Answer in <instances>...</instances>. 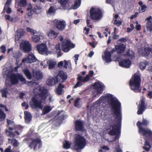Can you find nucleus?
Masks as SVG:
<instances>
[{
    "label": "nucleus",
    "mask_w": 152,
    "mask_h": 152,
    "mask_svg": "<svg viewBox=\"0 0 152 152\" xmlns=\"http://www.w3.org/2000/svg\"><path fill=\"white\" fill-rule=\"evenodd\" d=\"M107 97V102L110 106L113 115L117 120L110 122L107 126L106 130L108 134L111 136L115 135L113 141L118 140L121 134V103L113 96H105Z\"/></svg>",
    "instance_id": "f257e3e1"
},
{
    "label": "nucleus",
    "mask_w": 152,
    "mask_h": 152,
    "mask_svg": "<svg viewBox=\"0 0 152 152\" xmlns=\"http://www.w3.org/2000/svg\"><path fill=\"white\" fill-rule=\"evenodd\" d=\"M141 78L140 75L135 73L132 76L129 82V86L131 90L135 93L141 92Z\"/></svg>",
    "instance_id": "f03ea898"
},
{
    "label": "nucleus",
    "mask_w": 152,
    "mask_h": 152,
    "mask_svg": "<svg viewBox=\"0 0 152 152\" xmlns=\"http://www.w3.org/2000/svg\"><path fill=\"white\" fill-rule=\"evenodd\" d=\"M48 96H34L31 98L30 102L31 107L33 109L39 108L42 109L43 107L42 103L44 102Z\"/></svg>",
    "instance_id": "7ed1b4c3"
},
{
    "label": "nucleus",
    "mask_w": 152,
    "mask_h": 152,
    "mask_svg": "<svg viewBox=\"0 0 152 152\" xmlns=\"http://www.w3.org/2000/svg\"><path fill=\"white\" fill-rule=\"evenodd\" d=\"M86 141L83 136L78 134L76 136L75 139L74 148L75 150L80 152L82 149L86 145Z\"/></svg>",
    "instance_id": "20e7f679"
},
{
    "label": "nucleus",
    "mask_w": 152,
    "mask_h": 152,
    "mask_svg": "<svg viewBox=\"0 0 152 152\" xmlns=\"http://www.w3.org/2000/svg\"><path fill=\"white\" fill-rule=\"evenodd\" d=\"M9 77L10 78V81L12 85L18 84L19 82V80L24 83H26V82L25 78L22 75L19 73L17 74L12 73L9 76Z\"/></svg>",
    "instance_id": "39448f33"
},
{
    "label": "nucleus",
    "mask_w": 152,
    "mask_h": 152,
    "mask_svg": "<svg viewBox=\"0 0 152 152\" xmlns=\"http://www.w3.org/2000/svg\"><path fill=\"white\" fill-rule=\"evenodd\" d=\"M102 17V13L99 8L91 7L90 10V18L94 20H100Z\"/></svg>",
    "instance_id": "423d86ee"
},
{
    "label": "nucleus",
    "mask_w": 152,
    "mask_h": 152,
    "mask_svg": "<svg viewBox=\"0 0 152 152\" xmlns=\"http://www.w3.org/2000/svg\"><path fill=\"white\" fill-rule=\"evenodd\" d=\"M42 145L41 140L37 138L32 140V141L29 144L28 147L31 149L33 148L34 151H37L41 148Z\"/></svg>",
    "instance_id": "0eeeda50"
},
{
    "label": "nucleus",
    "mask_w": 152,
    "mask_h": 152,
    "mask_svg": "<svg viewBox=\"0 0 152 152\" xmlns=\"http://www.w3.org/2000/svg\"><path fill=\"white\" fill-rule=\"evenodd\" d=\"M93 86L96 93L95 95L102 94L105 88V86L104 84H102L99 82H95Z\"/></svg>",
    "instance_id": "6e6552de"
},
{
    "label": "nucleus",
    "mask_w": 152,
    "mask_h": 152,
    "mask_svg": "<svg viewBox=\"0 0 152 152\" xmlns=\"http://www.w3.org/2000/svg\"><path fill=\"white\" fill-rule=\"evenodd\" d=\"M139 133L145 137V138H151L152 140V131L149 128L140 127L138 129Z\"/></svg>",
    "instance_id": "1a4fd4ad"
},
{
    "label": "nucleus",
    "mask_w": 152,
    "mask_h": 152,
    "mask_svg": "<svg viewBox=\"0 0 152 152\" xmlns=\"http://www.w3.org/2000/svg\"><path fill=\"white\" fill-rule=\"evenodd\" d=\"M54 26L59 31H63L66 26V23L64 20H58L56 19L53 20Z\"/></svg>",
    "instance_id": "9d476101"
},
{
    "label": "nucleus",
    "mask_w": 152,
    "mask_h": 152,
    "mask_svg": "<svg viewBox=\"0 0 152 152\" xmlns=\"http://www.w3.org/2000/svg\"><path fill=\"white\" fill-rule=\"evenodd\" d=\"M62 50L65 52H68L70 50V48H73L74 45L72 44L71 41L69 40H64L63 41L61 44Z\"/></svg>",
    "instance_id": "9b49d317"
},
{
    "label": "nucleus",
    "mask_w": 152,
    "mask_h": 152,
    "mask_svg": "<svg viewBox=\"0 0 152 152\" xmlns=\"http://www.w3.org/2000/svg\"><path fill=\"white\" fill-rule=\"evenodd\" d=\"M34 95H46L48 93V90L45 87L38 86L34 89Z\"/></svg>",
    "instance_id": "f8f14e48"
},
{
    "label": "nucleus",
    "mask_w": 152,
    "mask_h": 152,
    "mask_svg": "<svg viewBox=\"0 0 152 152\" xmlns=\"http://www.w3.org/2000/svg\"><path fill=\"white\" fill-rule=\"evenodd\" d=\"M56 82L61 83L64 82L67 79L68 77L66 72L63 71H59L57 76L55 77Z\"/></svg>",
    "instance_id": "ddd939ff"
},
{
    "label": "nucleus",
    "mask_w": 152,
    "mask_h": 152,
    "mask_svg": "<svg viewBox=\"0 0 152 152\" xmlns=\"http://www.w3.org/2000/svg\"><path fill=\"white\" fill-rule=\"evenodd\" d=\"M145 99L143 96L140 98L139 105L138 106V111L137 113L138 115L142 114L144 111L146 105H145Z\"/></svg>",
    "instance_id": "4468645a"
},
{
    "label": "nucleus",
    "mask_w": 152,
    "mask_h": 152,
    "mask_svg": "<svg viewBox=\"0 0 152 152\" xmlns=\"http://www.w3.org/2000/svg\"><path fill=\"white\" fill-rule=\"evenodd\" d=\"M20 47L21 50L26 53L29 52L31 50V45L28 41H25L21 42Z\"/></svg>",
    "instance_id": "2eb2a0df"
},
{
    "label": "nucleus",
    "mask_w": 152,
    "mask_h": 152,
    "mask_svg": "<svg viewBox=\"0 0 152 152\" xmlns=\"http://www.w3.org/2000/svg\"><path fill=\"white\" fill-rule=\"evenodd\" d=\"M142 54L145 57L152 58V45L144 47L142 50Z\"/></svg>",
    "instance_id": "dca6fc26"
},
{
    "label": "nucleus",
    "mask_w": 152,
    "mask_h": 152,
    "mask_svg": "<svg viewBox=\"0 0 152 152\" xmlns=\"http://www.w3.org/2000/svg\"><path fill=\"white\" fill-rule=\"evenodd\" d=\"M75 126V130L76 131L83 132L85 130L83 121L80 120H76Z\"/></svg>",
    "instance_id": "f3484780"
},
{
    "label": "nucleus",
    "mask_w": 152,
    "mask_h": 152,
    "mask_svg": "<svg viewBox=\"0 0 152 152\" xmlns=\"http://www.w3.org/2000/svg\"><path fill=\"white\" fill-rule=\"evenodd\" d=\"M37 58L34 56L33 53H30L28 54V56L24 58L22 61V63H26L27 61L28 63H31L35 62Z\"/></svg>",
    "instance_id": "a211bd4d"
},
{
    "label": "nucleus",
    "mask_w": 152,
    "mask_h": 152,
    "mask_svg": "<svg viewBox=\"0 0 152 152\" xmlns=\"http://www.w3.org/2000/svg\"><path fill=\"white\" fill-rule=\"evenodd\" d=\"M90 77L88 75H87L84 78L81 75L79 76L77 78L78 81L74 86L75 88L82 85V82H85L89 80Z\"/></svg>",
    "instance_id": "6ab92c4d"
},
{
    "label": "nucleus",
    "mask_w": 152,
    "mask_h": 152,
    "mask_svg": "<svg viewBox=\"0 0 152 152\" xmlns=\"http://www.w3.org/2000/svg\"><path fill=\"white\" fill-rule=\"evenodd\" d=\"M36 48L39 53L41 54H45L47 51V46L45 44H39L37 45Z\"/></svg>",
    "instance_id": "aec40b11"
},
{
    "label": "nucleus",
    "mask_w": 152,
    "mask_h": 152,
    "mask_svg": "<svg viewBox=\"0 0 152 152\" xmlns=\"http://www.w3.org/2000/svg\"><path fill=\"white\" fill-rule=\"evenodd\" d=\"M119 65L122 67L129 68L131 65V62L129 59H123L119 62Z\"/></svg>",
    "instance_id": "412c9836"
},
{
    "label": "nucleus",
    "mask_w": 152,
    "mask_h": 152,
    "mask_svg": "<svg viewBox=\"0 0 152 152\" xmlns=\"http://www.w3.org/2000/svg\"><path fill=\"white\" fill-rule=\"evenodd\" d=\"M126 48V45L123 44H120L115 46V48L117 53L118 54L123 53Z\"/></svg>",
    "instance_id": "4be33fe9"
},
{
    "label": "nucleus",
    "mask_w": 152,
    "mask_h": 152,
    "mask_svg": "<svg viewBox=\"0 0 152 152\" xmlns=\"http://www.w3.org/2000/svg\"><path fill=\"white\" fill-rule=\"evenodd\" d=\"M149 123L148 121L144 118H143L142 122L139 121L137 122V126L138 129H140V127H143V126H147L148 125Z\"/></svg>",
    "instance_id": "5701e85b"
},
{
    "label": "nucleus",
    "mask_w": 152,
    "mask_h": 152,
    "mask_svg": "<svg viewBox=\"0 0 152 152\" xmlns=\"http://www.w3.org/2000/svg\"><path fill=\"white\" fill-rule=\"evenodd\" d=\"M26 0H15V6L16 7L17 4V7L20 6L21 7H25L27 5Z\"/></svg>",
    "instance_id": "b1692460"
},
{
    "label": "nucleus",
    "mask_w": 152,
    "mask_h": 152,
    "mask_svg": "<svg viewBox=\"0 0 152 152\" xmlns=\"http://www.w3.org/2000/svg\"><path fill=\"white\" fill-rule=\"evenodd\" d=\"M33 76L35 79L38 80L42 79L43 77V75L42 73L38 71L33 72Z\"/></svg>",
    "instance_id": "393cba45"
},
{
    "label": "nucleus",
    "mask_w": 152,
    "mask_h": 152,
    "mask_svg": "<svg viewBox=\"0 0 152 152\" xmlns=\"http://www.w3.org/2000/svg\"><path fill=\"white\" fill-rule=\"evenodd\" d=\"M56 82V77L48 79L46 81V83L48 85L53 86L55 84L58 83Z\"/></svg>",
    "instance_id": "a878e982"
},
{
    "label": "nucleus",
    "mask_w": 152,
    "mask_h": 152,
    "mask_svg": "<svg viewBox=\"0 0 152 152\" xmlns=\"http://www.w3.org/2000/svg\"><path fill=\"white\" fill-rule=\"evenodd\" d=\"M104 60L106 62H109L111 61V53L108 51H106L104 53Z\"/></svg>",
    "instance_id": "bb28decb"
},
{
    "label": "nucleus",
    "mask_w": 152,
    "mask_h": 152,
    "mask_svg": "<svg viewBox=\"0 0 152 152\" xmlns=\"http://www.w3.org/2000/svg\"><path fill=\"white\" fill-rule=\"evenodd\" d=\"M25 114L24 118L25 122L27 123L30 122L31 119V114L28 111H25L24 112Z\"/></svg>",
    "instance_id": "cd10ccee"
},
{
    "label": "nucleus",
    "mask_w": 152,
    "mask_h": 152,
    "mask_svg": "<svg viewBox=\"0 0 152 152\" xmlns=\"http://www.w3.org/2000/svg\"><path fill=\"white\" fill-rule=\"evenodd\" d=\"M23 72L28 79L29 80L32 79V75L28 69L27 68L23 70Z\"/></svg>",
    "instance_id": "c85d7f7f"
},
{
    "label": "nucleus",
    "mask_w": 152,
    "mask_h": 152,
    "mask_svg": "<svg viewBox=\"0 0 152 152\" xmlns=\"http://www.w3.org/2000/svg\"><path fill=\"white\" fill-rule=\"evenodd\" d=\"M64 87V86L62 85L61 83H60L57 88L56 93L57 94L60 95L62 94L63 90V88Z\"/></svg>",
    "instance_id": "c756f323"
},
{
    "label": "nucleus",
    "mask_w": 152,
    "mask_h": 152,
    "mask_svg": "<svg viewBox=\"0 0 152 152\" xmlns=\"http://www.w3.org/2000/svg\"><path fill=\"white\" fill-rule=\"evenodd\" d=\"M51 110L52 108L50 106H45L43 109L42 113L43 115L45 114L49 113Z\"/></svg>",
    "instance_id": "7c9ffc66"
},
{
    "label": "nucleus",
    "mask_w": 152,
    "mask_h": 152,
    "mask_svg": "<svg viewBox=\"0 0 152 152\" xmlns=\"http://www.w3.org/2000/svg\"><path fill=\"white\" fill-rule=\"evenodd\" d=\"M149 63L146 61H144L141 62L140 64V69L142 70H143L145 68L146 66Z\"/></svg>",
    "instance_id": "2f4dec72"
},
{
    "label": "nucleus",
    "mask_w": 152,
    "mask_h": 152,
    "mask_svg": "<svg viewBox=\"0 0 152 152\" xmlns=\"http://www.w3.org/2000/svg\"><path fill=\"white\" fill-rule=\"evenodd\" d=\"M16 32L18 34L17 36H18V38H20L24 34L25 32L23 29L19 28L18 29Z\"/></svg>",
    "instance_id": "473e14b6"
},
{
    "label": "nucleus",
    "mask_w": 152,
    "mask_h": 152,
    "mask_svg": "<svg viewBox=\"0 0 152 152\" xmlns=\"http://www.w3.org/2000/svg\"><path fill=\"white\" fill-rule=\"evenodd\" d=\"M58 34L56 33L53 30H51L48 34V36L50 37H51V38H56L58 36Z\"/></svg>",
    "instance_id": "72a5a7b5"
},
{
    "label": "nucleus",
    "mask_w": 152,
    "mask_h": 152,
    "mask_svg": "<svg viewBox=\"0 0 152 152\" xmlns=\"http://www.w3.org/2000/svg\"><path fill=\"white\" fill-rule=\"evenodd\" d=\"M47 64L48 65L49 69L53 68L56 64V62L53 61L52 60H49L47 61Z\"/></svg>",
    "instance_id": "f704fd0d"
},
{
    "label": "nucleus",
    "mask_w": 152,
    "mask_h": 152,
    "mask_svg": "<svg viewBox=\"0 0 152 152\" xmlns=\"http://www.w3.org/2000/svg\"><path fill=\"white\" fill-rule=\"evenodd\" d=\"M126 56L130 58L131 59H132L135 57L134 53L132 50H128L126 53Z\"/></svg>",
    "instance_id": "c9c22d12"
},
{
    "label": "nucleus",
    "mask_w": 152,
    "mask_h": 152,
    "mask_svg": "<svg viewBox=\"0 0 152 152\" xmlns=\"http://www.w3.org/2000/svg\"><path fill=\"white\" fill-rule=\"evenodd\" d=\"M6 116L5 113L0 108V121H4L6 118Z\"/></svg>",
    "instance_id": "e433bc0d"
},
{
    "label": "nucleus",
    "mask_w": 152,
    "mask_h": 152,
    "mask_svg": "<svg viewBox=\"0 0 152 152\" xmlns=\"http://www.w3.org/2000/svg\"><path fill=\"white\" fill-rule=\"evenodd\" d=\"M36 10L37 9L36 8H34L27 13L28 17L29 19H31L32 18V15L34 12H36Z\"/></svg>",
    "instance_id": "4c0bfd02"
},
{
    "label": "nucleus",
    "mask_w": 152,
    "mask_h": 152,
    "mask_svg": "<svg viewBox=\"0 0 152 152\" xmlns=\"http://www.w3.org/2000/svg\"><path fill=\"white\" fill-rule=\"evenodd\" d=\"M11 140V143L14 147H17L18 146V141L16 139H12L11 140V139H8L9 141Z\"/></svg>",
    "instance_id": "58836bf2"
},
{
    "label": "nucleus",
    "mask_w": 152,
    "mask_h": 152,
    "mask_svg": "<svg viewBox=\"0 0 152 152\" xmlns=\"http://www.w3.org/2000/svg\"><path fill=\"white\" fill-rule=\"evenodd\" d=\"M146 28L148 31H152V23L147 22L146 24Z\"/></svg>",
    "instance_id": "ea45409f"
},
{
    "label": "nucleus",
    "mask_w": 152,
    "mask_h": 152,
    "mask_svg": "<svg viewBox=\"0 0 152 152\" xmlns=\"http://www.w3.org/2000/svg\"><path fill=\"white\" fill-rule=\"evenodd\" d=\"M5 133L8 136L10 137H13L15 136L14 132H9L7 129L5 130Z\"/></svg>",
    "instance_id": "a19ab883"
},
{
    "label": "nucleus",
    "mask_w": 152,
    "mask_h": 152,
    "mask_svg": "<svg viewBox=\"0 0 152 152\" xmlns=\"http://www.w3.org/2000/svg\"><path fill=\"white\" fill-rule=\"evenodd\" d=\"M10 5H7V7H6L5 9L4 10V7L3 10L2 12L3 13L5 12L7 14H10L12 12V10L9 7Z\"/></svg>",
    "instance_id": "79ce46f5"
},
{
    "label": "nucleus",
    "mask_w": 152,
    "mask_h": 152,
    "mask_svg": "<svg viewBox=\"0 0 152 152\" xmlns=\"http://www.w3.org/2000/svg\"><path fill=\"white\" fill-rule=\"evenodd\" d=\"M33 41L34 42H38L40 40V37L39 36L34 35L32 37Z\"/></svg>",
    "instance_id": "37998d69"
},
{
    "label": "nucleus",
    "mask_w": 152,
    "mask_h": 152,
    "mask_svg": "<svg viewBox=\"0 0 152 152\" xmlns=\"http://www.w3.org/2000/svg\"><path fill=\"white\" fill-rule=\"evenodd\" d=\"M61 5L63 7H65L68 0H58Z\"/></svg>",
    "instance_id": "c03bdc74"
},
{
    "label": "nucleus",
    "mask_w": 152,
    "mask_h": 152,
    "mask_svg": "<svg viewBox=\"0 0 152 152\" xmlns=\"http://www.w3.org/2000/svg\"><path fill=\"white\" fill-rule=\"evenodd\" d=\"M27 31L28 32L31 33V35H34L36 32V31L33 30L29 27H27L26 28Z\"/></svg>",
    "instance_id": "a18cd8bd"
},
{
    "label": "nucleus",
    "mask_w": 152,
    "mask_h": 152,
    "mask_svg": "<svg viewBox=\"0 0 152 152\" xmlns=\"http://www.w3.org/2000/svg\"><path fill=\"white\" fill-rule=\"evenodd\" d=\"M0 92L2 94V95H6L8 92L7 89L5 88L3 89L0 90Z\"/></svg>",
    "instance_id": "49530a36"
},
{
    "label": "nucleus",
    "mask_w": 152,
    "mask_h": 152,
    "mask_svg": "<svg viewBox=\"0 0 152 152\" xmlns=\"http://www.w3.org/2000/svg\"><path fill=\"white\" fill-rule=\"evenodd\" d=\"M117 147L115 148V150L114 151V152H122V150L120 147V145L119 143H118V145H117Z\"/></svg>",
    "instance_id": "de8ad7c7"
},
{
    "label": "nucleus",
    "mask_w": 152,
    "mask_h": 152,
    "mask_svg": "<svg viewBox=\"0 0 152 152\" xmlns=\"http://www.w3.org/2000/svg\"><path fill=\"white\" fill-rule=\"evenodd\" d=\"M6 47L5 45H2L0 48V51L1 52L4 53L6 52Z\"/></svg>",
    "instance_id": "09e8293b"
},
{
    "label": "nucleus",
    "mask_w": 152,
    "mask_h": 152,
    "mask_svg": "<svg viewBox=\"0 0 152 152\" xmlns=\"http://www.w3.org/2000/svg\"><path fill=\"white\" fill-rule=\"evenodd\" d=\"M64 148L69 149L70 147V144L68 141H66L65 143L64 144Z\"/></svg>",
    "instance_id": "8fccbe9b"
},
{
    "label": "nucleus",
    "mask_w": 152,
    "mask_h": 152,
    "mask_svg": "<svg viewBox=\"0 0 152 152\" xmlns=\"http://www.w3.org/2000/svg\"><path fill=\"white\" fill-rule=\"evenodd\" d=\"M7 123L8 125L10 126H14V122L11 120L7 119Z\"/></svg>",
    "instance_id": "3c124183"
},
{
    "label": "nucleus",
    "mask_w": 152,
    "mask_h": 152,
    "mask_svg": "<svg viewBox=\"0 0 152 152\" xmlns=\"http://www.w3.org/2000/svg\"><path fill=\"white\" fill-rule=\"evenodd\" d=\"M150 138H147V137L145 138L144 139L145 140V142L144 143V146H148V145H149L150 143L149 142V140Z\"/></svg>",
    "instance_id": "603ef678"
},
{
    "label": "nucleus",
    "mask_w": 152,
    "mask_h": 152,
    "mask_svg": "<svg viewBox=\"0 0 152 152\" xmlns=\"http://www.w3.org/2000/svg\"><path fill=\"white\" fill-rule=\"evenodd\" d=\"M109 148L107 146H102L100 150L99 151V152H105V151H104L103 150H109Z\"/></svg>",
    "instance_id": "864d4df0"
},
{
    "label": "nucleus",
    "mask_w": 152,
    "mask_h": 152,
    "mask_svg": "<svg viewBox=\"0 0 152 152\" xmlns=\"http://www.w3.org/2000/svg\"><path fill=\"white\" fill-rule=\"evenodd\" d=\"M121 21L117 20L116 19H115L114 20V24L116 25L117 26H119L122 24Z\"/></svg>",
    "instance_id": "5fc2aeb1"
},
{
    "label": "nucleus",
    "mask_w": 152,
    "mask_h": 152,
    "mask_svg": "<svg viewBox=\"0 0 152 152\" xmlns=\"http://www.w3.org/2000/svg\"><path fill=\"white\" fill-rule=\"evenodd\" d=\"M80 99L79 98H76L75 100L74 105L75 107H77L79 105V101Z\"/></svg>",
    "instance_id": "6e6d98bb"
},
{
    "label": "nucleus",
    "mask_w": 152,
    "mask_h": 152,
    "mask_svg": "<svg viewBox=\"0 0 152 152\" xmlns=\"http://www.w3.org/2000/svg\"><path fill=\"white\" fill-rule=\"evenodd\" d=\"M147 8L146 6L145 5H143L141 6V10H140V11H142V12H143L145 11L146 9Z\"/></svg>",
    "instance_id": "4d7b16f0"
},
{
    "label": "nucleus",
    "mask_w": 152,
    "mask_h": 152,
    "mask_svg": "<svg viewBox=\"0 0 152 152\" xmlns=\"http://www.w3.org/2000/svg\"><path fill=\"white\" fill-rule=\"evenodd\" d=\"M127 40V39L126 37H123L119 39L118 40V41L120 42H124L126 41Z\"/></svg>",
    "instance_id": "13d9d810"
},
{
    "label": "nucleus",
    "mask_w": 152,
    "mask_h": 152,
    "mask_svg": "<svg viewBox=\"0 0 152 152\" xmlns=\"http://www.w3.org/2000/svg\"><path fill=\"white\" fill-rule=\"evenodd\" d=\"M81 3L80 0H75V6H79Z\"/></svg>",
    "instance_id": "bf43d9fd"
},
{
    "label": "nucleus",
    "mask_w": 152,
    "mask_h": 152,
    "mask_svg": "<svg viewBox=\"0 0 152 152\" xmlns=\"http://www.w3.org/2000/svg\"><path fill=\"white\" fill-rule=\"evenodd\" d=\"M91 20L90 19H87L86 20V23L88 27L91 28H92V25H90V23Z\"/></svg>",
    "instance_id": "052dcab7"
},
{
    "label": "nucleus",
    "mask_w": 152,
    "mask_h": 152,
    "mask_svg": "<svg viewBox=\"0 0 152 152\" xmlns=\"http://www.w3.org/2000/svg\"><path fill=\"white\" fill-rule=\"evenodd\" d=\"M113 38L114 39H117L119 38V35H118L116 34L115 32H113Z\"/></svg>",
    "instance_id": "680f3d73"
},
{
    "label": "nucleus",
    "mask_w": 152,
    "mask_h": 152,
    "mask_svg": "<svg viewBox=\"0 0 152 152\" xmlns=\"http://www.w3.org/2000/svg\"><path fill=\"white\" fill-rule=\"evenodd\" d=\"M64 64L63 66V68L66 69L67 68V66L68 65V62L66 60H64Z\"/></svg>",
    "instance_id": "e2e57ef3"
},
{
    "label": "nucleus",
    "mask_w": 152,
    "mask_h": 152,
    "mask_svg": "<svg viewBox=\"0 0 152 152\" xmlns=\"http://www.w3.org/2000/svg\"><path fill=\"white\" fill-rule=\"evenodd\" d=\"M63 62L62 61H61L59 62L58 64V67L60 68H62L63 66Z\"/></svg>",
    "instance_id": "0e129e2a"
},
{
    "label": "nucleus",
    "mask_w": 152,
    "mask_h": 152,
    "mask_svg": "<svg viewBox=\"0 0 152 152\" xmlns=\"http://www.w3.org/2000/svg\"><path fill=\"white\" fill-rule=\"evenodd\" d=\"M5 17L7 20H10V21H12V18H10V16L9 15H6Z\"/></svg>",
    "instance_id": "69168bd1"
},
{
    "label": "nucleus",
    "mask_w": 152,
    "mask_h": 152,
    "mask_svg": "<svg viewBox=\"0 0 152 152\" xmlns=\"http://www.w3.org/2000/svg\"><path fill=\"white\" fill-rule=\"evenodd\" d=\"M11 147L9 146L5 150V152H13L11 151Z\"/></svg>",
    "instance_id": "338daca9"
},
{
    "label": "nucleus",
    "mask_w": 152,
    "mask_h": 152,
    "mask_svg": "<svg viewBox=\"0 0 152 152\" xmlns=\"http://www.w3.org/2000/svg\"><path fill=\"white\" fill-rule=\"evenodd\" d=\"M147 21V22H151L152 23V17L151 16H149L146 18L145 19V20Z\"/></svg>",
    "instance_id": "774afa93"
}]
</instances>
